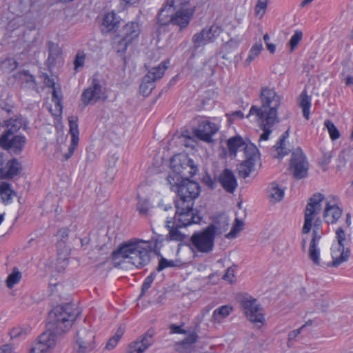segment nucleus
Returning <instances> with one entry per match:
<instances>
[{"label": "nucleus", "instance_id": "nucleus-1", "mask_svg": "<svg viewBox=\"0 0 353 353\" xmlns=\"http://www.w3.org/2000/svg\"><path fill=\"white\" fill-rule=\"evenodd\" d=\"M152 232L154 236L150 241L132 239L122 243L117 250L112 252V259L117 261L121 257L127 259L129 263L137 268H141L148 265L151 260V253L159 252L161 246L159 245L166 240V236L156 233L154 230Z\"/></svg>", "mask_w": 353, "mask_h": 353}, {"label": "nucleus", "instance_id": "nucleus-2", "mask_svg": "<svg viewBox=\"0 0 353 353\" xmlns=\"http://www.w3.org/2000/svg\"><path fill=\"white\" fill-rule=\"evenodd\" d=\"M170 189L176 193L174 200L176 210V219L181 225L190 223H200V211L194 208V200L201 193L199 184L190 179L169 183Z\"/></svg>", "mask_w": 353, "mask_h": 353}, {"label": "nucleus", "instance_id": "nucleus-3", "mask_svg": "<svg viewBox=\"0 0 353 353\" xmlns=\"http://www.w3.org/2000/svg\"><path fill=\"white\" fill-rule=\"evenodd\" d=\"M194 12V10H176L166 2L158 12L153 30L159 36L161 32L166 31V28L170 24L177 26L180 30H183L189 25Z\"/></svg>", "mask_w": 353, "mask_h": 353}, {"label": "nucleus", "instance_id": "nucleus-4", "mask_svg": "<svg viewBox=\"0 0 353 353\" xmlns=\"http://www.w3.org/2000/svg\"><path fill=\"white\" fill-rule=\"evenodd\" d=\"M171 172L167 176L168 183L190 179L198 172V167L188 155L176 154L170 160Z\"/></svg>", "mask_w": 353, "mask_h": 353}, {"label": "nucleus", "instance_id": "nucleus-5", "mask_svg": "<svg viewBox=\"0 0 353 353\" xmlns=\"http://www.w3.org/2000/svg\"><path fill=\"white\" fill-rule=\"evenodd\" d=\"M215 237L212 226H207L201 231L195 232L190 237V242L198 252L209 253L214 248Z\"/></svg>", "mask_w": 353, "mask_h": 353}, {"label": "nucleus", "instance_id": "nucleus-6", "mask_svg": "<svg viewBox=\"0 0 353 353\" xmlns=\"http://www.w3.org/2000/svg\"><path fill=\"white\" fill-rule=\"evenodd\" d=\"M169 61H163L157 66H154L148 70V73L143 77L141 83L139 86L140 93L145 97H148L155 88V83L157 80L161 79L168 69Z\"/></svg>", "mask_w": 353, "mask_h": 353}, {"label": "nucleus", "instance_id": "nucleus-7", "mask_svg": "<svg viewBox=\"0 0 353 353\" xmlns=\"http://www.w3.org/2000/svg\"><path fill=\"white\" fill-rule=\"evenodd\" d=\"M260 99L262 101V108L268 109L265 120L277 118V109L281 104V97L273 89L267 87L261 90Z\"/></svg>", "mask_w": 353, "mask_h": 353}, {"label": "nucleus", "instance_id": "nucleus-8", "mask_svg": "<svg viewBox=\"0 0 353 353\" xmlns=\"http://www.w3.org/2000/svg\"><path fill=\"white\" fill-rule=\"evenodd\" d=\"M245 159L237 165L236 170L239 177L245 179L248 177L254 168L257 159H260V153L257 147L253 144L245 148Z\"/></svg>", "mask_w": 353, "mask_h": 353}, {"label": "nucleus", "instance_id": "nucleus-9", "mask_svg": "<svg viewBox=\"0 0 353 353\" xmlns=\"http://www.w3.org/2000/svg\"><path fill=\"white\" fill-rule=\"evenodd\" d=\"M324 198L323 194L317 192L314 194L309 199L305 211L304 225L302 228L303 234H307L310 232L314 216L320 211L321 207V202Z\"/></svg>", "mask_w": 353, "mask_h": 353}, {"label": "nucleus", "instance_id": "nucleus-10", "mask_svg": "<svg viewBox=\"0 0 353 353\" xmlns=\"http://www.w3.org/2000/svg\"><path fill=\"white\" fill-rule=\"evenodd\" d=\"M242 307L248 319L253 323H261L264 321V315L261 306L257 303L256 299L252 296H243L240 300Z\"/></svg>", "mask_w": 353, "mask_h": 353}, {"label": "nucleus", "instance_id": "nucleus-11", "mask_svg": "<svg viewBox=\"0 0 353 353\" xmlns=\"http://www.w3.org/2000/svg\"><path fill=\"white\" fill-rule=\"evenodd\" d=\"M74 321L70 319L65 318H48V323L46 324L47 330L43 333L50 334V339L54 341L56 343L58 336L68 332L72 327Z\"/></svg>", "mask_w": 353, "mask_h": 353}, {"label": "nucleus", "instance_id": "nucleus-12", "mask_svg": "<svg viewBox=\"0 0 353 353\" xmlns=\"http://www.w3.org/2000/svg\"><path fill=\"white\" fill-rule=\"evenodd\" d=\"M26 143V137L23 134L0 137V147L7 150L11 156L21 154Z\"/></svg>", "mask_w": 353, "mask_h": 353}, {"label": "nucleus", "instance_id": "nucleus-13", "mask_svg": "<svg viewBox=\"0 0 353 353\" xmlns=\"http://www.w3.org/2000/svg\"><path fill=\"white\" fill-rule=\"evenodd\" d=\"M290 169L293 173L294 178L297 180L307 176L308 168L301 149L297 148L292 153Z\"/></svg>", "mask_w": 353, "mask_h": 353}, {"label": "nucleus", "instance_id": "nucleus-14", "mask_svg": "<svg viewBox=\"0 0 353 353\" xmlns=\"http://www.w3.org/2000/svg\"><path fill=\"white\" fill-rule=\"evenodd\" d=\"M94 333L85 328L78 330L74 349L77 353H90L95 347Z\"/></svg>", "mask_w": 353, "mask_h": 353}, {"label": "nucleus", "instance_id": "nucleus-15", "mask_svg": "<svg viewBox=\"0 0 353 353\" xmlns=\"http://www.w3.org/2000/svg\"><path fill=\"white\" fill-rule=\"evenodd\" d=\"M336 238L338 241L337 252L340 253V254L338 256L336 252H333V261L332 262V265L334 267H337L343 262L347 261L350 256V248H345L344 243L346 241V236L342 227L337 228L336 231Z\"/></svg>", "mask_w": 353, "mask_h": 353}, {"label": "nucleus", "instance_id": "nucleus-16", "mask_svg": "<svg viewBox=\"0 0 353 353\" xmlns=\"http://www.w3.org/2000/svg\"><path fill=\"white\" fill-rule=\"evenodd\" d=\"M104 94L100 81L98 78L93 77L91 85L83 92L81 98L83 103L86 106L92 102L94 103L98 102L103 98Z\"/></svg>", "mask_w": 353, "mask_h": 353}, {"label": "nucleus", "instance_id": "nucleus-17", "mask_svg": "<svg viewBox=\"0 0 353 353\" xmlns=\"http://www.w3.org/2000/svg\"><path fill=\"white\" fill-rule=\"evenodd\" d=\"M218 131L217 126L207 120L199 123L197 128L193 129L194 135L206 143L212 142V137Z\"/></svg>", "mask_w": 353, "mask_h": 353}, {"label": "nucleus", "instance_id": "nucleus-18", "mask_svg": "<svg viewBox=\"0 0 353 353\" xmlns=\"http://www.w3.org/2000/svg\"><path fill=\"white\" fill-rule=\"evenodd\" d=\"M176 211L175 212V214L173 218L169 219L167 218L165 227L169 230L168 234L166 236L167 241H182L185 239V235L182 234L179 229L181 228H185L192 224H196V223H187L185 225H181L180 223H178V219H176Z\"/></svg>", "mask_w": 353, "mask_h": 353}, {"label": "nucleus", "instance_id": "nucleus-19", "mask_svg": "<svg viewBox=\"0 0 353 353\" xmlns=\"http://www.w3.org/2000/svg\"><path fill=\"white\" fill-rule=\"evenodd\" d=\"M79 312H76L74 305L72 303H65L53 307L48 313L49 318H65L70 319L72 321L76 320Z\"/></svg>", "mask_w": 353, "mask_h": 353}, {"label": "nucleus", "instance_id": "nucleus-20", "mask_svg": "<svg viewBox=\"0 0 353 353\" xmlns=\"http://www.w3.org/2000/svg\"><path fill=\"white\" fill-rule=\"evenodd\" d=\"M153 331L148 330L135 341L130 343L127 353H143L154 341Z\"/></svg>", "mask_w": 353, "mask_h": 353}, {"label": "nucleus", "instance_id": "nucleus-21", "mask_svg": "<svg viewBox=\"0 0 353 353\" xmlns=\"http://www.w3.org/2000/svg\"><path fill=\"white\" fill-rule=\"evenodd\" d=\"M121 19L114 11L106 13L101 24V32L103 34H110L118 32V28Z\"/></svg>", "mask_w": 353, "mask_h": 353}, {"label": "nucleus", "instance_id": "nucleus-22", "mask_svg": "<svg viewBox=\"0 0 353 353\" xmlns=\"http://www.w3.org/2000/svg\"><path fill=\"white\" fill-rule=\"evenodd\" d=\"M218 181L222 188L229 193H233L238 186V183L233 172L225 168L219 174Z\"/></svg>", "mask_w": 353, "mask_h": 353}, {"label": "nucleus", "instance_id": "nucleus-23", "mask_svg": "<svg viewBox=\"0 0 353 353\" xmlns=\"http://www.w3.org/2000/svg\"><path fill=\"white\" fill-rule=\"evenodd\" d=\"M141 32L140 25L137 22L131 21L128 22L122 28L119 30L117 37H123L128 42H132L135 39H137Z\"/></svg>", "mask_w": 353, "mask_h": 353}, {"label": "nucleus", "instance_id": "nucleus-24", "mask_svg": "<svg viewBox=\"0 0 353 353\" xmlns=\"http://www.w3.org/2000/svg\"><path fill=\"white\" fill-rule=\"evenodd\" d=\"M43 77L45 85L48 88H52V101L54 103L56 110L58 112L57 116H60L62 114L63 108L62 105L63 94L59 95L54 79H52L48 74L43 73Z\"/></svg>", "mask_w": 353, "mask_h": 353}, {"label": "nucleus", "instance_id": "nucleus-25", "mask_svg": "<svg viewBox=\"0 0 353 353\" xmlns=\"http://www.w3.org/2000/svg\"><path fill=\"white\" fill-rule=\"evenodd\" d=\"M212 223L208 226H212L214 236H220L226 232L229 227V218L223 213H219L211 218Z\"/></svg>", "mask_w": 353, "mask_h": 353}, {"label": "nucleus", "instance_id": "nucleus-26", "mask_svg": "<svg viewBox=\"0 0 353 353\" xmlns=\"http://www.w3.org/2000/svg\"><path fill=\"white\" fill-rule=\"evenodd\" d=\"M50 334L42 333L38 341L33 345L29 353H48L49 349L55 345L53 340L50 339Z\"/></svg>", "mask_w": 353, "mask_h": 353}, {"label": "nucleus", "instance_id": "nucleus-27", "mask_svg": "<svg viewBox=\"0 0 353 353\" xmlns=\"http://www.w3.org/2000/svg\"><path fill=\"white\" fill-rule=\"evenodd\" d=\"M8 170L3 168V172L0 175L1 179H12L14 176L19 175L22 171V165L16 158H12L8 161L6 163Z\"/></svg>", "mask_w": 353, "mask_h": 353}, {"label": "nucleus", "instance_id": "nucleus-28", "mask_svg": "<svg viewBox=\"0 0 353 353\" xmlns=\"http://www.w3.org/2000/svg\"><path fill=\"white\" fill-rule=\"evenodd\" d=\"M2 126L6 128L5 131L0 135V137H8L14 135L21 128V123L19 120V115L11 117L3 121Z\"/></svg>", "mask_w": 353, "mask_h": 353}, {"label": "nucleus", "instance_id": "nucleus-29", "mask_svg": "<svg viewBox=\"0 0 353 353\" xmlns=\"http://www.w3.org/2000/svg\"><path fill=\"white\" fill-rule=\"evenodd\" d=\"M14 77L21 81V87L22 88L35 91L38 90L35 78L28 70L19 71L14 75Z\"/></svg>", "mask_w": 353, "mask_h": 353}, {"label": "nucleus", "instance_id": "nucleus-30", "mask_svg": "<svg viewBox=\"0 0 353 353\" xmlns=\"http://www.w3.org/2000/svg\"><path fill=\"white\" fill-rule=\"evenodd\" d=\"M343 210L336 205H331L329 202L326 203L323 218L327 224H334L340 219Z\"/></svg>", "mask_w": 353, "mask_h": 353}, {"label": "nucleus", "instance_id": "nucleus-31", "mask_svg": "<svg viewBox=\"0 0 353 353\" xmlns=\"http://www.w3.org/2000/svg\"><path fill=\"white\" fill-rule=\"evenodd\" d=\"M48 48V57L46 60V65L49 69L54 67L62 54V50L57 43L51 41L47 43Z\"/></svg>", "mask_w": 353, "mask_h": 353}, {"label": "nucleus", "instance_id": "nucleus-32", "mask_svg": "<svg viewBox=\"0 0 353 353\" xmlns=\"http://www.w3.org/2000/svg\"><path fill=\"white\" fill-rule=\"evenodd\" d=\"M250 143H246L243 140V139L239 135H236L230 138L227 141V146L229 150L230 155L235 157L236 155L238 150L241 148H243V152L245 153V146L250 145Z\"/></svg>", "mask_w": 353, "mask_h": 353}, {"label": "nucleus", "instance_id": "nucleus-33", "mask_svg": "<svg viewBox=\"0 0 353 353\" xmlns=\"http://www.w3.org/2000/svg\"><path fill=\"white\" fill-rule=\"evenodd\" d=\"M198 335L196 332L190 333L183 340L176 343V349L180 353H190L192 348L193 345L196 342Z\"/></svg>", "mask_w": 353, "mask_h": 353}, {"label": "nucleus", "instance_id": "nucleus-34", "mask_svg": "<svg viewBox=\"0 0 353 353\" xmlns=\"http://www.w3.org/2000/svg\"><path fill=\"white\" fill-rule=\"evenodd\" d=\"M0 195L5 204L12 202L13 197L17 195L15 191L12 190L11 184L7 182H1L0 184Z\"/></svg>", "mask_w": 353, "mask_h": 353}, {"label": "nucleus", "instance_id": "nucleus-35", "mask_svg": "<svg viewBox=\"0 0 353 353\" xmlns=\"http://www.w3.org/2000/svg\"><path fill=\"white\" fill-rule=\"evenodd\" d=\"M239 46V41L236 39H230L226 42L220 52L222 54L221 57L223 59L228 60L231 58V54L235 52Z\"/></svg>", "mask_w": 353, "mask_h": 353}, {"label": "nucleus", "instance_id": "nucleus-36", "mask_svg": "<svg viewBox=\"0 0 353 353\" xmlns=\"http://www.w3.org/2000/svg\"><path fill=\"white\" fill-rule=\"evenodd\" d=\"M289 137V129L287 130L280 137L279 139L274 146L275 150L278 153V157L283 158L285 155H287L290 152V150L285 148V141L286 139Z\"/></svg>", "mask_w": 353, "mask_h": 353}, {"label": "nucleus", "instance_id": "nucleus-37", "mask_svg": "<svg viewBox=\"0 0 353 353\" xmlns=\"http://www.w3.org/2000/svg\"><path fill=\"white\" fill-rule=\"evenodd\" d=\"M205 32L203 30V29H202L201 31L193 35L192 41L194 50H197L199 48L207 45L208 43H210Z\"/></svg>", "mask_w": 353, "mask_h": 353}, {"label": "nucleus", "instance_id": "nucleus-38", "mask_svg": "<svg viewBox=\"0 0 353 353\" xmlns=\"http://www.w3.org/2000/svg\"><path fill=\"white\" fill-rule=\"evenodd\" d=\"M299 105L302 108L304 118L308 120L310 119L311 99L307 95L305 92H303L300 96Z\"/></svg>", "mask_w": 353, "mask_h": 353}, {"label": "nucleus", "instance_id": "nucleus-39", "mask_svg": "<svg viewBox=\"0 0 353 353\" xmlns=\"http://www.w3.org/2000/svg\"><path fill=\"white\" fill-rule=\"evenodd\" d=\"M181 265V262L180 260H168L165 257L161 256V258L159 261V264L156 268V270L157 272H161L168 268H176L180 267Z\"/></svg>", "mask_w": 353, "mask_h": 353}, {"label": "nucleus", "instance_id": "nucleus-40", "mask_svg": "<svg viewBox=\"0 0 353 353\" xmlns=\"http://www.w3.org/2000/svg\"><path fill=\"white\" fill-rule=\"evenodd\" d=\"M232 310V307L228 305H223L213 312L212 318L215 321L219 322L221 319L228 316Z\"/></svg>", "mask_w": 353, "mask_h": 353}, {"label": "nucleus", "instance_id": "nucleus-41", "mask_svg": "<svg viewBox=\"0 0 353 353\" xmlns=\"http://www.w3.org/2000/svg\"><path fill=\"white\" fill-rule=\"evenodd\" d=\"M203 29L205 32V33L210 43H213L223 31L222 28L216 24L212 25L210 28Z\"/></svg>", "mask_w": 353, "mask_h": 353}, {"label": "nucleus", "instance_id": "nucleus-42", "mask_svg": "<svg viewBox=\"0 0 353 353\" xmlns=\"http://www.w3.org/2000/svg\"><path fill=\"white\" fill-rule=\"evenodd\" d=\"M279 122L278 118H272L270 120H265V123L262 125L263 133L260 136L259 141H266L269 139V136L272 132L271 127L276 123Z\"/></svg>", "mask_w": 353, "mask_h": 353}, {"label": "nucleus", "instance_id": "nucleus-43", "mask_svg": "<svg viewBox=\"0 0 353 353\" xmlns=\"http://www.w3.org/2000/svg\"><path fill=\"white\" fill-rule=\"evenodd\" d=\"M150 201L148 199L141 198L139 196V201L137 205V209L139 214L143 216L148 214L150 210L152 208Z\"/></svg>", "mask_w": 353, "mask_h": 353}, {"label": "nucleus", "instance_id": "nucleus-44", "mask_svg": "<svg viewBox=\"0 0 353 353\" xmlns=\"http://www.w3.org/2000/svg\"><path fill=\"white\" fill-rule=\"evenodd\" d=\"M309 259L315 264L320 263V250L317 248V244H314V241L310 242L308 251Z\"/></svg>", "mask_w": 353, "mask_h": 353}, {"label": "nucleus", "instance_id": "nucleus-45", "mask_svg": "<svg viewBox=\"0 0 353 353\" xmlns=\"http://www.w3.org/2000/svg\"><path fill=\"white\" fill-rule=\"evenodd\" d=\"M21 279V273L17 268L13 269V271L10 274L6 279V285L9 289H12L13 286L19 282Z\"/></svg>", "mask_w": 353, "mask_h": 353}, {"label": "nucleus", "instance_id": "nucleus-46", "mask_svg": "<svg viewBox=\"0 0 353 353\" xmlns=\"http://www.w3.org/2000/svg\"><path fill=\"white\" fill-rule=\"evenodd\" d=\"M263 50V45L261 41L252 46L249 51V54L245 60V63L250 64L252 60H254Z\"/></svg>", "mask_w": 353, "mask_h": 353}, {"label": "nucleus", "instance_id": "nucleus-47", "mask_svg": "<svg viewBox=\"0 0 353 353\" xmlns=\"http://www.w3.org/2000/svg\"><path fill=\"white\" fill-rule=\"evenodd\" d=\"M270 193L272 198L274 199L276 201H280L284 196V190L279 187L276 182H273L270 186Z\"/></svg>", "mask_w": 353, "mask_h": 353}, {"label": "nucleus", "instance_id": "nucleus-48", "mask_svg": "<svg viewBox=\"0 0 353 353\" xmlns=\"http://www.w3.org/2000/svg\"><path fill=\"white\" fill-rule=\"evenodd\" d=\"M123 334L124 330L121 327H119L114 335L107 342L105 348L109 350H112L117 345Z\"/></svg>", "mask_w": 353, "mask_h": 353}, {"label": "nucleus", "instance_id": "nucleus-49", "mask_svg": "<svg viewBox=\"0 0 353 353\" xmlns=\"http://www.w3.org/2000/svg\"><path fill=\"white\" fill-rule=\"evenodd\" d=\"M68 122L72 139H79L78 117L77 116H70L68 117Z\"/></svg>", "mask_w": 353, "mask_h": 353}, {"label": "nucleus", "instance_id": "nucleus-50", "mask_svg": "<svg viewBox=\"0 0 353 353\" xmlns=\"http://www.w3.org/2000/svg\"><path fill=\"white\" fill-rule=\"evenodd\" d=\"M243 222L236 218L234 223L232 225L230 232L225 235L228 239H234L236 236L237 234L243 230Z\"/></svg>", "mask_w": 353, "mask_h": 353}, {"label": "nucleus", "instance_id": "nucleus-51", "mask_svg": "<svg viewBox=\"0 0 353 353\" xmlns=\"http://www.w3.org/2000/svg\"><path fill=\"white\" fill-rule=\"evenodd\" d=\"M156 276H157L156 272H152L150 273V274L149 276H148L145 279V280L142 284V286H141V294L139 296V299H141L145 294V292L148 290V289L151 287L152 283H153Z\"/></svg>", "mask_w": 353, "mask_h": 353}, {"label": "nucleus", "instance_id": "nucleus-52", "mask_svg": "<svg viewBox=\"0 0 353 353\" xmlns=\"http://www.w3.org/2000/svg\"><path fill=\"white\" fill-rule=\"evenodd\" d=\"M190 0H167V3L177 10H194L193 8H185Z\"/></svg>", "mask_w": 353, "mask_h": 353}, {"label": "nucleus", "instance_id": "nucleus-53", "mask_svg": "<svg viewBox=\"0 0 353 353\" xmlns=\"http://www.w3.org/2000/svg\"><path fill=\"white\" fill-rule=\"evenodd\" d=\"M325 126L327 128L330 138L332 140H336L339 138L340 133L335 125L330 120H325L324 123Z\"/></svg>", "mask_w": 353, "mask_h": 353}, {"label": "nucleus", "instance_id": "nucleus-54", "mask_svg": "<svg viewBox=\"0 0 353 353\" xmlns=\"http://www.w3.org/2000/svg\"><path fill=\"white\" fill-rule=\"evenodd\" d=\"M303 37V32L301 30H296L294 32V34L292 35L291 39L289 41V45L290 46V52H293V50L296 48L299 43L301 41Z\"/></svg>", "mask_w": 353, "mask_h": 353}, {"label": "nucleus", "instance_id": "nucleus-55", "mask_svg": "<svg viewBox=\"0 0 353 353\" xmlns=\"http://www.w3.org/2000/svg\"><path fill=\"white\" fill-rule=\"evenodd\" d=\"M267 112H268V110L266 109H264V110H262L261 108H258L256 105H252L250 108L248 116H250L251 114H255L258 117L259 120L265 121V118Z\"/></svg>", "mask_w": 353, "mask_h": 353}, {"label": "nucleus", "instance_id": "nucleus-56", "mask_svg": "<svg viewBox=\"0 0 353 353\" xmlns=\"http://www.w3.org/2000/svg\"><path fill=\"white\" fill-rule=\"evenodd\" d=\"M270 0H258L255 6V12L256 15H260L261 17L265 13L268 3Z\"/></svg>", "mask_w": 353, "mask_h": 353}, {"label": "nucleus", "instance_id": "nucleus-57", "mask_svg": "<svg viewBox=\"0 0 353 353\" xmlns=\"http://www.w3.org/2000/svg\"><path fill=\"white\" fill-rule=\"evenodd\" d=\"M119 40L117 42V52L118 54H124L128 47L132 43V42H128L127 39H125L123 37H119Z\"/></svg>", "mask_w": 353, "mask_h": 353}, {"label": "nucleus", "instance_id": "nucleus-58", "mask_svg": "<svg viewBox=\"0 0 353 353\" xmlns=\"http://www.w3.org/2000/svg\"><path fill=\"white\" fill-rule=\"evenodd\" d=\"M202 183L210 190H214L216 187V179L212 178L208 172H205V174L203 176Z\"/></svg>", "mask_w": 353, "mask_h": 353}, {"label": "nucleus", "instance_id": "nucleus-59", "mask_svg": "<svg viewBox=\"0 0 353 353\" xmlns=\"http://www.w3.org/2000/svg\"><path fill=\"white\" fill-rule=\"evenodd\" d=\"M85 56L83 53L78 52L74 60V70L76 72L79 71V68H82L84 65Z\"/></svg>", "mask_w": 353, "mask_h": 353}, {"label": "nucleus", "instance_id": "nucleus-60", "mask_svg": "<svg viewBox=\"0 0 353 353\" xmlns=\"http://www.w3.org/2000/svg\"><path fill=\"white\" fill-rule=\"evenodd\" d=\"M3 67L8 71H13L18 67V62L14 59H7L3 62Z\"/></svg>", "mask_w": 353, "mask_h": 353}, {"label": "nucleus", "instance_id": "nucleus-61", "mask_svg": "<svg viewBox=\"0 0 353 353\" xmlns=\"http://www.w3.org/2000/svg\"><path fill=\"white\" fill-rule=\"evenodd\" d=\"M304 329V326H301L300 328L291 331L288 334V345L290 347L292 345V341L295 340L296 336L301 333Z\"/></svg>", "mask_w": 353, "mask_h": 353}, {"label": "nucleus", "instance_id": "nucleus-62", "mask_svg": "<svg viewBox=\"0 0 353 353\" xmlns=\"http://www.w3.org/2000/svg\"><path fill=\"white\" fill-rule=\"evenodd\" d=\"M234 266L229 267L223 276V279L225 281H228L230 283L233 281V279L234 278Z\"/></svg>", "mask_w": 353, "mask_h": 353}, {"label": "nucleus", "instance_id": "nucleus-63", "mask_svg": "<svg viewBox=\"0 0 353 353\" xmlns=\"http://www.w3.org/2000/svg\"><path fill=\"white\" fill-rule=\"evenodd\" d=\"M181 325L171 324L169 327L170 333L172 334H186V330L181 327Z\"/></svg>", "mask_w": 353, "mask_h": 353}, {"label": "nucleus", "instance_id": "nucleus-64", "mask_svg": "<svg viewBox=\"0 0 353 353\" xmlns=\"http://www.w3.org/2000/svg\"><path fill=\"white\" fill-rule=\"evenodd\" d=\"M58 236H59L61 241H65L68 238L69 230L66 228H61L58 231Z\"/></svg>", "mask_w": 353, "mask_h": 353}]
</instances>
